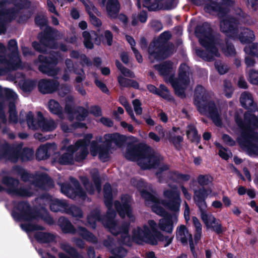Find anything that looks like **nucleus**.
<instances>
[{"label": "nucleus", "instance_id": "f257e3e1", "mask_svg": "<svg viewBox=\"0 0 258 258\" xmlns=\"http://www.w3.org/2000/svg\"><path fill=\"white\" fill-rule=\"evenodd\" d=\"M141 194L145 199L146 205L150 206L154 213L164 217L159 220L158 224L159 228L162 231L171 233L173 229V225L177 222V215L175 213L166 215V212L161 205L175 212L179 211L181 199L176 187L173 186L170 189H165L163 191L164 200L161 201L154 195L145 190H141Z\"/></svg>", "mask_w": 258, "mask_h": 258}, {"label": "nucleus", "instance_id": "f03ea898", "mask_svg": "<svg viewBox=\"0 0 258 258\" xmlns=\"http://www.w3.org/2000/svg\"><path fill=\"white\" fill-rule=\"evenodd\" d=\"M235 120L238 126L235 132L239 146L250 156L258 155V133L255 131L258 128V109L246 112L243 121L237 112Z\"/></svg>", "mask_w": 258, "mask_h": 258}, {"label": "nucleus", "instance_id": "7ed1b4c3", "mask_svg": "<svg viewBox=\"0 0 258 258\" xmlns=\"http://www.w3.org/2000/svg\"><path fill=\"white\" fill-rule=\"evenodd\" d=\"M155 68L164 77L165 82L171 84L178 96L181 98L185 96L184 91L189 85L191 77V74L187 66L185 64H181L178 77L176 79L173 78V64L170 61L155 65Z\"/></svg>", "mask_w": 258, "mask_h": 258}, {"label": "nucleus", "instance_id": "20e7f679", "mask_svg": "<svg viewBox=\"0 0 258 258\" xmlns=\"http://www.w3.org/2000/svg\"><path fill=\"white\" fill-rule=\"evenodd\" d=\"M148 224L149 227L145 224L142 227H137L133 229L132 239L134 241L138 244L147 243L152 245H156L158 241H161L164 243L165 247L171 243L173 236H164L157 231V225L154 220H149Z\"/></svg>", "mask_w": 258, "mask_h": 258}, {"label": "nucleus", "instance_id": "39448f33", "mask_svg": "<svg viewBox=\"0 0 258 258\" xmlns=\"http://www.w3.org/2000/svg\"><path fill=\"white\" fill-rule=\"evenodd\" d=\"M92 138V135L88 134L85 136L84 141H78L76 143L75 146H71L67 148L66 145L68 144L69 141L64 140L63 141L64 146L61 147V153L55 152L52 155L53 162L60 164H72L74 161L73 157L74 153H76V161H80L84 159L88 153L87 146Z\"/></svg>", "mask_w": 258, "mask_h": 258}, {"label": "nucleus", "instance_id": "423d86ee", "mask_svg": "<svg viewBox=\"0 0 258 258\" xmlns=\"http://www.w3.org/2000/svg\"><path fill=\"white\" fill-rule=\"evenodd\" d=\"M104 193L105 204L108 208V211L106 217L102 220L103 224L108 228L109 231L114 235H119L120 237V242L125 245H130L131 237L128 231V224L122 225L121 228H119L117 225V221L115 220L116 214L110 209L111 204V188L109 184H106L104 187Z\"/></svg>", "mask_w": 258, "mask_h": 258}, {"label": "nucleus", "instance_id": "0eeeda50", "mask_svg": "<svg viewBox=\"0 0 258 258\" xmlns=\"http://www.w3.org/2000/svg\"><path fill=\"white\" fill-rule=\"evenodd\" d=\"M216 195L211 188H201L194 192V200L200 211L201 218L207 228L212 229L217 233L223 232L221 224L214 215L206 211L207 204L205 199Z\"/></svg>", "mask_w": 258, "mask_h": 258}, {"label": "nucleus", "instance_id": "6e6552de", "mask_svg": "<svg viewBox=\"0 0 258 258\" xmlns=\"http://www.w3.org/2000/svg\"><path fill=\"white\" fill-rule=\"evenodd\" d=\"M124 156L128 160L137 161L139 165L143 169L155 168L158 166H160V169L162 171L168 169L167 165L160 164L162 158L159 155L152 154L147 150H141L136 146H128Z\"/></svg>", "mask_w": 258, "mask_h": 258}, {"label": "nucleus", "instance_id": "1a4fd4ad", "mask_svg": "<svg viewBox=\"0 0 258 258\" xmlns=\"http://www.w3.org/2000/svg\"><path fill=\"white\" fill-rule=\"evenodd\" d=\"M196 34L201 45L206 48V52L197 49V55L208 61H211L214 57L219 55L216 47L219 45V41L215 40L212 36L211 30L208 23H205L202 26H198L196 30Z\"/></svg>", "mask_w": 258, "mask_h": 258}, {"label": "nucleus", "instance_id": "9d476101", "mask_svg": "<svg viewBox=\"0 0 258 258\" xmlns=\"http://www.w3.org/2000/svg\"><path fill=\"white\" fill-rule=\"evenodd\" d=\"M3 184L5 185L7 191L13 195L24 197H30L35 194L32 188H38L40 189H46L53 186V181L47 176H43L33 183L29 189L27 186L19 187V182L13 178L5 177L3 179Z\"/></svg>", "mask_w": 258, "mask_h": 258}, {"label": "nucleus", "instance_id": "9b49d317", "mask_svg": "<svg viewBox=\"0 0 258 258\" xmlns=\"http://www.w3.org/2000/svg\"><path fill=\"white\" fill-rule=\"evenodd\" d=\"M195 104L201 113L209 115L217 126L221 125L215 103L210 100L208 94L202 86H198L195 90Z\"/></svg>", "mask_w": 258, "mask_h": 258}, {"label": "nucleus", "instance_id": "f8f14e48", "mask_svg": "<svg viewBox=\"0 0 258 258\" xmlns=\"http://www.w3.org/2000/svg\"><path fill=\"white\" fill-rule=\"evenodd\" d=\"M209 1H210L211 3L205 6V11L209 13L217 12L219 17L223 18V20L220 22V28L221 31L225 33L226 35L231 37H234L237 32L236 21L227 15V10L223 7H220L218 4V3L223 0Z\"/></svg>", "mask_w": 258, "mask_h": 258}, {"label": "nucleus", "instance_id": "ddd939ff", "mask_svg": "<svg viewBox=\"0 0 258 258\" xmlns=\"http://www.w3.org/2000/svg\"><path fill=\"white\" fill-rule=\"evenodd\" d=\"M104 140L105 148H98L97 142L93 141L91 145L90 152L93 156L98 154L100 159L104 162L108 158L110 150L114 148L113 144L117 147H120L125 141V137L117 133L106 134L104 136Z\"/></svg>", "mask_w": 258, "mask_h": 258}, {"label": "nucleus", "instance_id": "4468645a", "mask_svg": "<svg viewBox=\"0 0 258 258\" xmlns=\"http://www.w3.org/2000/svg\"><path fill=\"white\" fill-rule=\"evenodd\" d=\"M18 208L20 213L14 211L12 213V216L16 220L24 221L27 222L21 224V227L23 230L29 233L36 230L42 229L41 226H36L31 223L33 219L36 218L31 211L29 206L27 203L22 202L19 203Z\"/></svg>", "mask_w": 258, "mask_h": 258}, {"label": "nucleus", "instance_id": "2eb2a0df", "mask_svg": "<svg viewBox=\"0 0 258 258\" xmlns=\"http://www.w3.org/2000/svg\"><path fill=\"white\" fill-rule=\"evenodd\" d=\"M40 200L45 205L49 204L52 211L66 212L77 217H81L82 216L79 208L74 206H70L64 201L53 198L47 195L41 197Z\"/></svg>", "mask_w": 258, "mask_h": 258}, {"label": "nucleus", "instance_id": "dca6fc26", "mask_svg": "<svg viewBox=\"0 0 258 258\" xmlns=\"http://www.w3.org/2000/svg\"><path fill=\"white\" fill-rule=\"evenodd\" d=\"M26 120L29 128L32 130L41 129L44 132H50L57 126V123L52 119H44L42 113L38 112L37 118H34L31 112L26 115Z\"/></svg>", "mask_w": 258, "mask_h": 258}, {"label": "nucleus", "instance_id": "f3484780", "mask_svg": "<svg viewBox=\"0 0 258 258\" xmlns=\"http://www.w3.org/2000/svg\"><path fill=\"white\" fill-rule=\"evenodd\" d=\"M8 48L13 53V56L7 60L5 57L0 54V64H2L7 69L15 70L21 67V60L18 53L17 42L15 40H11L8 43ZM6 51V47L4 44L0 43V53Z\"/></svg>", "mask_w": 258, "mask_h": 258}, {"label": "nucleus", "instance_id": "a211bd4d", "mask_svg": "<svg viewBox=\"0 0 258 258\" xmlns=\"http://www.w3.org/2000/svg\"><path fill=\"white\" fill-rule=\"evenodd\" d=\"M38 59L41 63V64L39 66V70L42 73L46 74L48 76L54 77L59 72V69L54 68V67L58 63V54L57 53L52 55V57L50 58H47L44 55H40Z\"/></svg>", "mask_w": 258, "mask_h": 258}, {"label": "nucleus", "instance_id": "6ab92c4d", "mask_svg": "<svg viewBox=\"0 0 258 258\" xmlns=\"http://www.w3.org/2000/svg\"><path fill=\"white\" fill-rule=\"evenodd\" d=\"M58 223L62 231L65 233H77L88 241L93 242H95L96 241V238L94 235L92 233H89L86 229L79 227L76 230L71 223L64 217L60 218Z\"/></svg>", "mask_w": 258, "mask_h": 258}, {"label": "nucleus", "instance_id": "aec40b11", "mask_svg": "<svg viewBox=\"0 0 258 258\" xmlns=\"http://www.w3.org/2000/svg\"><path fill=\"white\" fill-rule=\"evenodd\" d=\"M143 6L151 11L160 9H171L175 6L174 0H138L137 5L139 8Z\"/></svg>", "mask_w": 258, "mask_h": 258}, {"label": "nucleus", "instance_id": "412c9836", "mask_svg": "<svg viewBox=\"0 0 258 258\" xmlns=\"http://www.w3.org/2000/svg\"><path fill=\"white\" fill-rule=\"evenodd\" d=\"M132 203L131 198L128 195H125L122 197L121 203L116 202L115 206L121 217L124 218L126 216L130 221H134L135 217L132 214Z\"/></svg>", "mask_w": 258, "mask_h": 258}, {"label": "nucleus", "instance_id": "4be33fe9", "mask_svg": "<svg viewBox=\"0 0 258 258\" xmlns=\"http://www.w3.org/2000/svg\"><path fill=\"white\" fill-rule=\"evenodd\" d=\"M70 180L75 187V191H74V189L70 188L68 185L62 184L61 185V192L67 197L72 199L76 198L78 196L83 200H85L86 194L80 187L78 181L72 177L70 178Z\"/></svg>", "mask_w": 258, "mask_h": 258}, {"label": "nucleus", "instance_id": "5701e85b", "mask_svg": "<svg viewBox=\"0 0 258 258\" xmlns=\"http://www.w3.org/2000/svg\"><path fill=\"white\" fill-rule=\"evenodd\" d=\"M155 47V43H151L149 47V58L151 61L163 59L173 52V49L160 48Z\"/></svg>", "mask_w": 258, "mask_h": 258}, {"label": "nucleus", "instance_id": "b1692460", "mask_svg": "<svg viewBox=\"0 0 258 258\" xmlns=\"http://www.w3.org/2000/svg\"><path fill=\"white\" fill-rule=\"evenodd\" d=\"M176 238L183 244H186L189 241L190 249L193 254L195 255L194 244L191 235L188 232L187 228L184 225H181L177 228Z\"/></svg>", "mask_w": 258, "mask_h": 258}, {"label": "nucleus", "instance_id": "393cba45", "mask_svg": "<svg viewBox=\"0 0 258 258\" xmlns=\"http://www.w3.org/2000/svg\"><path fill=\"white\" fill-rule=\"evenodd\" d=\"M10 5V3L8 1H0V34L4 33L6 30L5 20H10L14 17V15L11 16L10 12H6L5 9Z\"/></svg>", "mask_w": 258, "mask_h": 258}, {"label": "nucleus", "instance_id": "a878e982", "mask_svg": "<svg viewBox=\"0 0 258 258\" xmlns=\"http://www.w3.org/2000/svg\"><path fill=\"white\" fill-rule=\"evenodd\" d=\"M56 149L57 146L54 143L41 146L36 153V157L38 160L47 159L51 155L52 156Z\"/></svg>", "mask_w": 258, "mask_h": 258}, {"label": "nucleus", "instance_id": "bb28decb", "mask_svg": "<svg viewBox=\"0 0 258 258\" xmlns=\"http://www.w3.org/2000/svg\"><path fill=\"white\" fill-rule=\"evenodd\" d=\"M58 86V83L53 81L41 80L39 82L38 87L42 93H50L55 91Z\"/></svg>", "mask_w": 258, "mask_h": 258}, {"label": "nucleus", "instance_id": "cd10ccee", "mask_svg": "<svg viewBox=\"0 0 258 258\" xmlns=\"http://www.w3.org/2000/svg\"><path fill=\"white\" fill-rule=\"evenodd\" d=\"M105 1L101 0L103 6L105 5ZM119 9V6L117 0H108L106 11L110 17L115 18L117 15Z\"/></svg>", "mask_w": 258, "mask_h": 258}, {"label": "nucleus", "instance_id": "c85d7f7f", "mask_svg": "<svg viewBox=\"0 0 258 258\" xmlns=\"http://www.w3.org/2000/svg\"><path fill=\"white\" fill-rule=\"evenodd\" d=\"M83 36L84 39V43L86 47L91 49L93 47V41L96 44H99L100 41L97 37V34L91 31L90 33L88 31H84L83 33Z\"/></svg>", "mask_w": 258, "mask_h": 258}, {"label": "nucleus", "instance_id": "c756f323", "mask_svg": "<svg viewBox=\"0 0 258 258\" xmlns=\"http://www.w3.org/2000/svg\"><path fill=\"white\" fill-rule=\"evenodd\" d=\"M147 88L150 92L157 94L165 99H171L169 90L164 85H160L159 89L152 85H148Z\"/></svg>", "mask_w": 258, "mask_h": 258}, {"label": "nucleus", "instance_id": "7c9ffc66", "mask_svg": "<svg viewBox=\"0 0 258 258\" xmlns=\"http://www.w3.org/2000/svg\"><path fill=\"white\" fill-rule=\"evenodd\" d=\"M86 8L90 16L91 23L95 26H100L102 24L101 22L98 18L94 15V14L97 13V10L92 4L89 3V4H86Z\"/></svg>", "mask_w": 258, "mask_h": 258}, {"label": "nucleus", "instance_id": "2f4dec72", "mask_svg": "<svg viewBox=\"0 0 258 258\" xmlns=\"http://www.w3.org/2000/svg\"><path fill=\"white\" fill-rule=\"evenodd\" d=\"M240 103L242 106L246 108L251 109L253 106V98L251 94L248 92H244L241 95Z\"/></svg>", "mask_w": 258, "mask_h": 258}, {"label": "nucleus", "instance_id": "473e14b6", "mask_svg": "<svg viewBox=\"0 0 258 258\" xmlns=\"http://www.w3.org/2000/svg\"><path fill=\"white\" fill-rule=\"evenodd\" d=\"M48 106L51 113L57 114L61 118H63L62 108L58 102L54 100H50L48 102Z\"/></svg>", "mask_w": 258, "mask_h": 258}, {"label": "nucleus", "instance_id": "72a5a7b5", "mask_svg": "<svg viewBox=\"0 0 258 258\" xmlns=\"http://www.w3.org/2000/svg\"><path fill=\"white\" fill-rule=\"evenodd\" d=\"M253 32L247 28L243 29L239 36V39L241 43H245L254 39Z\"/></svg>", "mask_w": 258, "mask_h": 258}, {"label": "nucleus", "instance_id": "f704fd0d", "mask_svg": "<svg viewBox=\"0 0 258 258\" xmlns=\"http://www.w3.org/2000/svg\"><path fill=\"white\" fill-rule=\"evenodd\" d=\"M66 99L67 102L64 112L68 114L69 119L72 120L74 117V109L72 104L73 98L72 96L69 95L67 97Z\"/></svg>", "mask_w": 258, "mask_h": 258}, {"label": "nucleus", "instance_id": "c9c22d12", "mask_svg": "<svg viewBox=\"0 0 258 258\" xmlns=\"http://www.w3.org/2000/svg\"><path fill=\"white\" fill-rule=\"evenodd\" d=\"M36 239L40 242H48L54 239V236L49 233L37 232L35 234Z\"/></svg>", "mask_w": 258, "mask_h": 258}, {"label": "nucleus", "instance_id": "e433bc0d", "mask_svg": "<svg viewBox=\"0 0 258 258\" xmlns=\"http://www.w3.org/2000/svg\"><path fill=\"white\" fill-rule=\"evenodd\" d=\"M99 211L98 210H95L88 216L87 218L88 224L92 228H95L96 227V222L99 221L100 220L99 217Z\"/></svg>", "mask_w": 258, "mask_h": 258}, {"label": "nucleus", "instance_id": "4c0bfd02", "mask_svg": "<svg viewBox=\"0 0 258 258\" xmlns=\"http://www.w3.org/2000/svg\"><path fill=\"white\" fill-rule=\"evenodd\" d=\"M186 135L188 138L192 142H198L199 137L195 127L192 125H188L186 131Z\"/></svg>", "mask_w": 258, "mask_h": 258}, {"label": "nucleus", "instance_id": "58836bf2", "mask_svg": "<svg viewBox=\"0 0 258 258\" xmlns=\"http://www.w3.org/2000/svg\"><path fill=\"white\" fill-rule=\"evenodd\" d=\"M244 51L246 55L258 57V44L252 43L247 45Z\"/></svg>", "mask_w": 258, "mask_h": 258}, {"label": "nucleus", "instance_id": "ea45409f", "mask_svg": "<svg viewBox=\"0 0 258 258\" xmlns=\"http://www.w3.org/2000/svg\"><path fill=\"white\" fill-rule=\"evenodd\" d=\"M112 255L109 258H122L126 255V250L122 247H118L111 251Z\"/></svg>", "mask_w": 258, "mask_h": 258}, {"label": "nucleus", "instance_id": "a19ab883", "mask_svg": "<svg viewBox=\"0 0 258 258\" xmlns=\"http://www.w3.org/2000/svg\"><path fill=\"white\" fill-rule=\"evenodd\" d=\"M91 174L95 184V189H96L98 192H100L101 191V183L98 177V170L94 169L91 171Z\"/></svg>", "mask_w": 258, "mask_h": 258}, {"label": "nucleus", "instance_id": "79ce46f5", "mask_svg": "<svg viewBox=\"0 0 258 258\" xmlns=\"http://www.w3.org/2000/svg\"><path fill=\"white\" fill-rule=\"evenodd\" d=\"M9 119L11 122L16 123L18 121L15 105L13 103L9 104Z\"/></svg>", "mask_w": 258, "mask_h": 258}, {"label": "nucleus", "instance_id": "37998d69", "mask_svg": "<svg viewBox=\"0 0 258 258\" xmlns=\"http://www.w3.org/2000/svg\"><path fill=\"white\" fill-rule=\"evenodd\" d=\"M216 146L220 148L219 151V156L225 160H227L232 155L231 152L228 151L225 148H222L220 143H216Z\"/></svg>", "mask_w": 258, "mask_h": 258}, {"label": "nucleus", "instance_id": "c03bdc74", "mask_svg": "<svg viewBox=\"0 0 258 258\" xmlns=\"http://www.w3.org/2000/svg\"><path fill=\"white\" fill-rule=\"evenodd\" d=\"M66 66L67 67L64 73L62 76V79L64 81H67L69 79V73L73 70V64L70 59H67L66 60Z\"/></svg>", "mask_w": 258, "mask_h": 258}, {"label": "nucleus", "instance_id": "a18cd8bd", "mask_svg": "<svg viewBox=\"0 0 258 258\" xmlns=\"http://www.w3.org/2000/svg\"><path fill=\"white\" fill-rule=\"evenodd\" d=\"M51 42H53L52 40H43L42 39H40V44H39L36 42H34L33 43L32 45H33V47L37 51L43 52V51H45L46 50H45V49H41V45H43V46L45 45H46V43H47L49 45L50 43Z\"/></svg>", "mask_w": 258, "mask_h": 258}, {"label": "nucleus", "instance_id": "49530a36", "mask_svg": "<svg viewBox=\"0 0 258 258\" xmlns=\"http://www.w3.org/2000/svg\"><path fill=\"white\" fill-rule=\"evenodd\" d=\"M81 180L88 192L90 194H94L95 188L92 185L89 183L88 179L86 177H82Z\"/></svg>", "mask_w": 258, "mask_h": 258}, {"label": "nucleus", "instance_id": "de8ad7c7", "mask_svg": "<svg viewBox=\"0 0 258 258\" xmlns=\"http://www.w3.org/2000/svg\"><path fill=\"white\" fill-rule=\"evenodd\" d=\"M116 65L117 68L120 71L121 73L126 77H128L131 78L134 77V74L130 71L129 70L124 68L122 67V64L119 62V61H116Z\"/></svg>", "mask_w": 258, "mask_h": 258}, {"label": "nucleus", "instance_id": "09e8293b", "mask_svg": "<svg viewBox=\"0 0 258 258\" xmlns=\"http://www.w3.org/2000/svg\"><path fill=\"white\" fill-rule=\"evenodd\" d=\"M248 79L251 84L258 85V71H250L248 73Z\"/></svg>", "mask_w": 258, "mask_h": 258}, {"label": "nucleus", "instance_id": "8fccbe9b", "mask_svg": "<svg viewBox=\"0 0 258 258\" xmlns=\"http://www.w3.org/2000/svg\"><path fill=\"white\" fill-rule=\"evenodd\" d=\"M0 93L3 94H5L7 97L11 98L14 100L16 99L17 98V94L12 90L8 88L2 89L1 86Z\"/></svg>", "mask_w": 258, "mask_h": 258}, {"label": "nucleus", "instance_id": "3c124183", "mask_svg": "<svg viewBox=\"0 0 258 258\" xmlns=\"http://www.w3.org/2000/svg\"><path fill=\"white\" fill-rule=\"evenodd\" d=\"M215 68L216 70L218 71L219 73L221 75L224 74L226 73L228 68L225 64L222 63L221 61H217L215 62Z\"/></svg>", "mask_w": 258, "mask_h": 258}, {"label": "nucleus", "instance_id": "603ef678", "mask_svg": "<svg viewBox=\"0 0 258 258\" xmlns=\"http://www.w3.org/2000/svg\"><path fill=\"white\" fill-rule=\"evenodd\" d=\"M198 180L199 184L205 185L211 182L212 178L209 175H200L199 176Z\"/></svg>", "mask_w": 258, "mask_h": 258}, {"label": "nucleus", "instance_id": "864d4df0", "mask_svg": "<svg viewBox=\"0 0 258 258\" xmlns=\"http://www.w3.org/2000/svg\"><path fill=\"white\" fill-rule=\"evenodd\" d=\"M133 105L134 111L137 115H141L142 113V108L141 107V103L138 100L135 99L133 101Z\"/></svg>", "mask_w": 258, "mask_h": 258}, {"label": "nucleus", "instance_id": "5fc2aeb1", "mask_svg": "<svg viewBox=\"0 0 258 258\" xmlns=\"http://www.w3.org/2000/svg\"><path fill=\"white\" fill-rule=\"evenodd\" d=\"M233 92V89L231 83L228 81L224 82V93L225 95L229 98L231 96Z\"/></svg>", "mask_w": 258, "mask_h": 258}, {"label": "nucleus", "instance_id": "6e6d98bb", "mask_svg": "<svg viewBox=\"0 0 258 258\" xmlns=\"http://www.w3.org/2000/svg\"><path fill=\"white\" fill-rule=\"evenodd\" d=\"M222 49L223 52L226 55H232L235 53L233 46L229 43H227L226 47L222 48Z\"/></svg>", "mask_w": 258, "mask_h": 258}, {"label": "nucleus", "instance_id": "4d7b16f0", "mask_svg": "<svg viewBox=\"0 0 258 258\" xmlns=\"http://www.w3.org/2000/svg\"><path fill=\"white\" fill-rule=\"evenodd\" d=\"M171 37V34L169 32H164L159 36L158 43H163L169 40Z\"/></svg>", "mask_w": 258, "mask_h": 258}, {"label": "nucleus", "instance_id": "13d9d810", "mask_svg": "<svg viewBox=\"0 0 258 258\" xmlns=\"http://www.w3.org/2000/svg\"><path fill=\"white\" fill-rule=\"evenodd\" d=\"M12 2L17 9H20L25 7L27 0H12Z\"/></svg>", "mask_w": 258, "mask_h": 258}, {"label": "nucleus", "instance_id": "bf43d9fd", "mask_svg": "<svg viewBox=\"0 0 258 258\" xmlns=\"http://www.w3.org/2000/svg\"><path fill=\"white\" fill-rule=\"evenodd\" d=\"M36 23L40 27L46 26L47 20L44 16H38L35 19Z\"/></svg>", "mask_w": 258, "mask_h": 258}, {"label": "nucleus", "instance_id": "052dcab7", "mask_svg": "<svg viewBox=\"0 0 258 258\" xmlns=\"http://www.w3.org/2000/svg\"><path fill=\"white\" fill-rule=\"evenodd\" d=\"M222 138L223 142L227 145L232 146L235 145V141L227 135L224 134Z\"/></svg>", "mask_w": 258, "mask_h": 258}, {"label": "nucleus", "instance_id": "680f3d73", "mask_svg": "<svg viewBox=\"0 0 258 258\" xmlns=\"http://www.w3.org/2000/svg\"><path fill=\"white\" fill-rule=\"evenodd\" d=\"M118 81L120 85L122 87H129L130 86V83L131 80L125 79L122 76L118 77Z\"/></svg>", "mask_w": 258, "mask_h": 258}, {"label": "nucleus", "instance_id": "e2e57ef3", "mask_svg": "<svg viewBox=\"0 0 258 258\" xmlns=\"http://www.w3.org/2000/svg\"><path fill=\"white\" fill-rule=\"evenodd\" d=\"M61 248L68 253L73 255L76 253L75 250L71 247L68 244L64 243L61 245Z\"/></svg>", "mask_w": 258, "mask_h": 258}, {"label": "nucleus", "instance_id": "0e129e2a", "mask_svg": "<svg viewBox=\"0 0 258 258\" xmlns=\"http://www.w3.org/2000/svg\"><path fill=\"white\" fill-rule=\"evenodd\" d=\"M124 107L126 109V111H127V112L130 116L131 118H132V119L133 121H134L135 122H136V123H137L138 124H140V122L135 117V116L134 114V112L133 111L131 106L128 104L126 105H125L124 106Z\"/></svg>", "mask_w": 258, "mask_h": 258}, {"label": "nucleus", "instance_id": "69168bd1", "mask_svg": "<svg viewBox=\"0 0 258 258\" xmlns=\"http://www.w3.org/2000/svg\"><path fill=\"white\" fill-rule=\"evenodd\" d=\"M71 91V87L68 86H63L58 90L59 95L62 97L65 96Z\"/></svg>", "mask_w": 258, "mask_h": 258}, {"label": "nucleus", "instance_id": "338daca9", "mask_svg": "<svg viewBox=\"0 0 258 258\" xmlns=\"http://www.w3.org/2000/svg\"><path fill=\"white\" fill-rule=\"evenodd\" d=\"M104 39L108 45H111L112 42L113 36L112 33L109 30H106L104 32Z\"/></svg>", "mask_w": 258, "mask_h": 258}, {"label": "nucleus", "instance_id": "774afa93", "mask_svg": "<svg viewBox=\"0 0 258 258\" xmlns=\"http://www.w3.org/2000/svg\"><path fill=\"white\" fill-rule=\"evenodd\" d=\"M78 112L80 114L79 115H76L77 119L79 120H84L85 117L87 115V110L82 108H79Z\"/></svg>", "mask_w": 258, "mask_h": 258}]
</instances>
